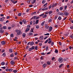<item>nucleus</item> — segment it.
Listing matches in <instances>:
<instances>
[{
	"label": "nucleus",
	"instance_id": "f257e3e1",
	"mask_svg": "<svg viewBox=\"0 0 73 73\" xmlns=\"http://www.w3.org/2000/svg\"><path fill=\"white\" fill-rule=\"evenodd\" d=\"M16 32L17 33V35H21V34H22V33L21 32L20 30H16Z\"/></svg>",
	"mask_w": 73,
	"mask_h": 73
},
{
	"label": "nucleus",
	"instance_id": "f03ea898",
	"mask_svg": "<svg viewBox=\"0 0 73 73\" xmlns=\"http://www.w3.org/2000/svg\"><path fill=\"white\" fill-rule=\"evenodd\" d=\"M58 61L60 63H62L63 62V58L62 57H60L58 59Z\"/></svg>",
	"mask_w": 73,
	"mask_h": 73
},
{
	"label": "nucleus",
	"instance_id": "7ed1b4c3",
	"mask_svg": "<svg viewBox=\"0 0 73 73\" xmlns=\"http://www.w3.org/2000/svg\"><path fill=\"white\" fill-rule=\"evenodd\" d=\"M45 27L46 28V29H49V25H48L46 24L45 25Z\"/></svg>",
	"mask_w": 73,
	"mask_h": 73
},
{
	"label": "nucleus",
	"instance_id": "20e7f679",
	"mask_svg": "<svg viewBox=\"0 0 73 73\" xmlns=\"http://www.w3.org/2000/svg\"><path fill=\"white\" fill-rule=\"evenodd\" d=\"M57 5V3H56L55 4L53 3L52 6V8H53L54 7L56 6Z\"/></svg>",
	"mask_w": 73,
	"mask_h": 73
},
{
	"label": "nucleus",
	"instance_id": "39448f33",
	"mask_svg": "<svg viewBox=\"0 0 73 73\" xmlns=\"http://www.w3.org/2000/svg\"><path fill=\"white\" fill-rule=\"evenodd\" d=\"M22 22L24 24H26L27 23V21L25 19H23L22 21Z\"/></svg>",
	"mask_w": 73,
	"mask_h": 73
},
{
	"label": "nucleus",
	"instance_id": "423d86ee",
	"mask_svg": "<svg viewBox=\"0 0 73 73\" xmlns=\"http://www.w3.org/2000/svg\"><path fill=\"white\" fill-rule=\"evenodd\" d=\"M52 29H53V28L52 27H49V29L48 30V31L49 32H51L52 30Z\"/></svg>",
	"mask_w": 73,
	"mask_h": 73
},
{
	"label": "nucleus",
	"instance_id": "0eeeda50",
	"mask_svg": "<svg viewBox=\"0 0 73 73\" xmlns=\"http://www.w3.org/2000/svg\"><path fill=\"white\" fill-rule=\"evenodd\" d=\"M64 14L65 15H66V16H68V15H69V13L66 12V11H65L64 12Z\"/></svg>",
	"mask_w": 73,
	"mask_h": 73
},
{
	"label": "nucleus",
	"instance_id": "6e6552de",
	"mask_svg": "<svg viewBox=\"0 0 73 73\" xmlns=\"http://www.w3.org/2000/svg\"><path fill=\"white\" fill-rule=\"evenodd\" d=\"M10 64L11 65H14L15 64V62H13V60H11L10 62Z\"/></svg>",
	"mask_w": 73,
	"mask_h": 73
},
{
	"label": "nucleus",
	"instance_id": "1a4fd4ad",
	"mask_svg": "<svg viewBox=\"0 0 73 73\" xmlns=\"http://www.w3.org/2000/svg\"><path fill=\"white\" fill-rule=\"evenodd\" d=\"M11 1L13 4H15V3H17V1H15L14 0H11Z\"/></svg>",
	"mask_w": 73,
	"mask_h": 73
},
{
	"label": "nucleus",
	"instance_id": "9d476101",
	"mask_svg": "<svg viewBox=\"0 0 73 73\" xmlns=\"http://www.w3.org/2000/svg\"><path fill=\"white\" fill-rule=\"evenodd\" d=\"M43 38H44V36H41L39 38L40 40H43Z\"/></svg>",
	"mask_w": 73,
	"mask_h": 73
},
{
	"label": "nucleus",
	"instance_id": "9b49d317",
	"mask_svg": "<svg viewBox=\"0 0 73 73\" xmlns=\"http://www.w3.org/2000/svg\"><path fill=\"white\" fill-rule=\"evenodd\" d=\"M30 30V29L27 28L26 29V30L25 31V32L26 33H27V32H28V31H29Z\"/></svg>",
	"mask_w": 73,
	"mask_h": 73
},
{
	"label": "nucleus",
	"instance_id": "f8f14e48",
	"mask_svg": "<svg viewBox=\"0 0 73 73\" xmlns=\"http://www.w3.org/2000/svg\"><path fill=\"white\" fill-rule=\"evenodd\" d=\"M31 4H34V3H35V2H36V1L35 0H32L31 1Z\"/></svg>",
	"mask_w": 73,
	"mask_h": 73
},
{
	"label": "nucleus",
	"instance_id": "ddd939ff",
	"mask_svg": "<svg viewBox=\"0 0 73 73\" xmlns=\"http://www.w3.org/2000/svg\"><path fill=\"white\" fill-rule=\"evenodd\" d=\"M47 64H46L44 63L43 65V68H45V67L46 66Z\"/></svg>",
	"mask_w": 73,
	"mask_h": 73
},
{
	"label": "nucleus",
	"instance_id": "4468645a",
	"mask_svg": "<svg viewBox=\"0 0 73 73\" xmlns=\"http://www.w3.org/2000/svg\"><path fill=\"white\" fill-rule=\"evenodd\" d=\"M1 43H2V45H5V41H2L1 42Z\"/></svg>",
	"mask_w": 73,
	"mask_h": 73
},
{
	"label": "nucleus",
	"instance_id": "2eb2a0df",
	"mask_svg": "<svg viewBox=\"0 0 73 73\" xmlns=\"http://www.w3.org/2000/svg\"><path fill=\"white\" fill-rule=\"evenodd\" d=\"M13 72L14 73H16L17 72V70H14L13 71Z\"/></svg>",
	"mask_w": 73,
	"mask_h": 73
},
{
	"label": "nucleus",
	"instance_id": "dca6fc26",
	"mask_svg": "<svg viewBox=\"0 0 73 73\" xmlns=\"http://www.w3.org/2000/svg\"><path fill=\"white\" fill-rule=\"evenodd\" d=\"M9 52L10 53H12L13 52V50L12 49H9Z\"/></svg>",
	"mask_w": 73,
	"mask_h": 73
},
{
	"label": "nucleus",
	"instance_id": "f3484780",
	"mask_svg": "<svg viewBox=\"0 0 73 73\" xmlns=\"http://www.w3.org/2000/svg\"><path fill=\"white\" fill-rule=\"evenodd\" d=\"M34 44V42H30V45L32 46V45H33Z\"/></svg>",
	"mask_w": 73,
	"mask_h": 73
},
{
	"label": "nucleus",
	"instance_id": "a211bd4d",
	"mask_svg": "<svg viewBox=\"0 0 73 73\" xmlns=\"http://www.w3.org/2000/svg\"><path fill=\"white\" fill-rule=\"evenodd\" d=\"M46 17H47V15L46 14H45L42 16L43 18H46Z\"/></svg>",
	"mask_w": 73,
	"mask_h": 73
},
{
	"label": "nucleus",
	"instance_id": "6ab92c4d",
	"mask_svg": "<svg viewBox=\"0 0 73 73\" xmlns=\"http://www.w3.org/2000/svg\"><path fill=\"white\" fill-rule=\"evenodd\" d=\"M26 36V34H25V33H24L22 34V36L23 37H25Z\"/></svg>",
	"mask_w": 73,
	"mask_h": 73
},
{
	"label": "nucleus",
	"instance_id": "aec40b11",
	"mask_svg": "<svg viewBox=\"0 0 73 73\" xmlns=\"http://www.w3.org/2000/svg\"><path fill=\"white\" fill-rule=\"evenodd\" d=\"M45 23V21H43V22H42L41 24V25H42V26H43V25H44V23Z\"/></svg>",
	"mask_w": 73,
	"mask_h": 73
},
{
	"label": "nucleus",
	"instance_id": "412c9836",
	"mask_svg": "<svg viewBox=\"0 0 73 73\" xmlns=\"http://www.w3.org/2000/svg\"><path fill=\"white\" fill-rule=\"evenodd\" d=\"M1 65H5V62H1Z\"/></svg>",
	"mask_w": 73,
	"mask_h": 73
},
{
	"label": "nucleus",
	"instance_id": "4be33fe9",
	"mask_svg": "<svg viewBox=\"0 0 73 73\" xmlns=\"http://www.w3.org/2000/svg\"><path fill=\"white\" fill-rule=\"evenodd\" d=\"M13 56H14V55H13V53L11 54L10 55V57H13Z\"/></svg>",
	"mask_w": 73,
	"mask_h": 73
},
{
	"label": "nucleus",
	"instance_id": "5701e85b",
	"mask_svg": "<svg viewBox=\"0 0 73 73\" xmlns=\"http://www.w3.org/2000/svg\"><path fill=\"white\" fill-rule=\"evenodd\" d=\"M10 36L11 37H14L13 34H11L10 35Z\"/></svg>",
	"mask_w": 73,
	"mask_h": 73
},
{
	"label": "nucleus",
	"instance_id": "b1692460",
	"mask_svg": "<svg viewBox=\"0 0 73 73\" xmlns=\"http://www.w3.org/2000/svg\"><path fill=\"white\" fill-rule=\"evenodd\" d=\"M0 32L1 33H4V30H0Z\"/></svg>",
	"mask_w": 73,
	"mask_h": 73
},
{
	"label": "nucleus",
	"instance_id": "393cba45",
	"mask_svg": "<svg viewBox=\"0 0 73 73\" xmlns=\"http://www.w3.org/2000/svg\"><path fill=\"white\" fill-rule=\"evenodd\" d=\"M35 50H38V46H36L35 47Z\"/></svg>",
	"mask_w": 73,
	"mask_h": 73
},
{
	"label": "nucleus",
	"instance_id": "a878e982",
	"mask_svg": "<svg viewBox=\"0 0 73 73\" xmlns=\"http://www.w3.org/2000/svg\"><path fill=\"white\" fill-rule=\"evenodd\" d=\"M52 19H50L48 21V23H51V22H52Z\"/></svg>",
	"mask_w": 73,
	"mask_h": 73
},
{
	"label": "nucleus",
	"instance_id": "bb28decb",
	"mask_svg": "<svg viewBox=\"0 0 73 73\" xmlns=\"http://www.w3.org/2000/svg\"><path fill=\"white\" fill-rule=\"evenodd\" d=\"M27 28L29 29H30V28H31V26L30 25H28L27 26Z\"/></svg>",
	"mask_w": 73,
	"mask_h": 73
},
{
	"label": "nucleus",
	"instance_id": "cd10ccee",
	"mask_svg": "<svg viewBox=\"0 0 73 73\" xmlns=\"http://www.w3.org/2000/svg\"><path fill=\"white\" fill-rule=\"evenodd\" d=\"M29 35L30 36H32L33 35V33L31 32H30L29 33Z\"/></svg>",
	"mask_w": 73,
	"mask_h": 73
},
{
	"label": "nucleus",
	"instance_id": "c85d7f7f",
	"mask_svg": "<svg viewBox=\"0 0 73 73\" xmlns=\"http://www.w3.org/2000/svg\"><path fill=\"white\" fill-rule=\"evenodd\" d=\"M22 15V14L21 13H20L18 14V16H21Z\"/></svg>",
	"mask_w": 73,
	"mask_h": 73
},
{
	"label": "nucleus",
	"instance_id": "c756f323",
	"mask_svg": "<svg viewBox=\"0 0 73 73\" xmlns=\"http://www.w3.org/2000/svg\"><path fill=\"white\" fill-rule=\"evenodd\" d=\"M0 21H4V19L2 18H0Z\"/></svg>",
	"mask_w": 73,
	"mask_h": 73
},
{
	"label": "nucleus",
	"instance_id": "7c9ffc66",
	"mask_svg": "<svg viewBox=\"0 0 73 73\" xmlns=\"http://www.w3.org/2000/svg\"><path fill=\"white\" fill-rule=\"evenodd\" d=\"M52 12H53V11H49L48 12L49 15H50L51 13H52Z\"/></svg>",
	"mask_w": 73,
	"mask_h": 73
},
{
	"label": "nucleus",
	"instance_id": "2f4dec72",
	"mask_svg": "<svg viewBox=\"0 0 73 73\" xmlns=\"http://www.w3.org/2000/svg\"><path fill=\"white\" fill-rule=\"evenodd\" d=\"M36 16H34V17H33L32 18V19H36Z\"/></svg>",
	"mask_w": 73,
	"mask_h": 73
},
{
	"label": "nucleus",
	"instance_id": "473e14b6",
	"mask_svg": "<svg viewBox=\"0 0 73 73\" xmlns=\"http://www.w3.org/2000/svg\"><path fill=\"white\" fill-rule=\"evenodd\" d=\"M63 9V7H60V8L59 10H60V11H62V10Z\"/></svg>",
	"mask_w": 73,
	"mask_h": 73
},
{
	"label": "nucleus",
	"instance_id": "72a5a7b5",
	"mask_svg": "<svg viewBox=\"0 0 73 73\" xmlns=\"http://www.w3.org/2000/svg\"><path fill=\"white\" fill-rule=\"evenodd\" d=\"M38 21H39L38 20H36V23H35L36 24H38Z\"/></svg>",
	"mask_w": 73,
	"mask_h": 73
},
{
	"label": "nucleus",
	"instance_id": "f704fd0d",
	"mask_svg": "<svg viewBox=\"0 0 73 73\" xmlns=\"http://www.w3.org/2000/svg\"><path fill=\"white\" fill-rule=\"evenodd\" d=\"M47 63L48 65H50V62H48Z\"/></svg>",
	"mask_w": 73,
	"mask_h": 73
},
{
	"label": "nucleus",
	"instance_id": "c9c22d12",
	"mask_svg": "<svg viewBox=\"0 0 73 73\" xmlns=\"http://www.w3.org/2000/svg\"><path fill=\"white\" fill-rule=\"evenodd\" d=\"M48 37H49V36H45V37H44V40H46V39H47Z\"/></svg>",
	"mask_w": 73,
	"mask_h": 73
},
{
	"label": "nucleus",
	"instance_id": "e433bc0d",
	"mask_svg": "<svg viewBox=\"0 0 73 73\" xmlns=\"http://www.w3.org/2000/svg\"><path fill=\"white\" fill-rule=\"evenodd\" d=\"M3 28L4 29H7V26H3Z\"/></svg>",
	"mask_w": 73,
	"mask_h": 73
},
{
	"label": "nucleus",
	"instance_id": "4c0bfd02",
	"mask_svg": "<svg viewBox=\"0 0 73 73\" xmlns=\"http://www.w3.org/2000/svg\"><path fill=\"white\" fill-rule=\"evenodd\" d=\"M30 32H33V29L31 28V31H30Z\"/></svg>",
	"mask_w": 73,
	"mask_h": 73
},
{
	"label": "nucleus",
	"instance_id": "58836bf2",
	"mask_svg": "<svg viewBox=\"0 0 73 73\" xmlns=\"http://www.w3.org/2000/svg\"><path fill=\"white\" fill-rule=\"evenodd\" d=\"M42 4H45V0H43L42 1Z\"/></svg>",
	"mask_w": 73,
	"mask_h": 73
},
{
	"label": "nucleus",
	"instance_id": "ea45409f",
	"mask_svg": "<svg viewBox=\"0 0 73 73\" xmlns=\"http://www.w3.org/2000/svg\"><path fill=\"white\" fill-rule=\"evenodd\" d=\"M60 15L61 16H64V13L61 12L60 13Z\"/></svg>",
	"mask_w": 73,
	"mask_h": 73
},
{
	"label": "nucleus",
	"instance_id": "a19ab883",
	"mask_svg": "<svg viewBox=\"0 0 73 73\" xmlns=\"http://www.w3.org/2000/svg\"><path fill=\"white\" fill-rule=\"evenodd\" d=\"M48 42V40L47 39L44 42V44H46V43H47V42Z\"/></svg>",
	"mask_w": 73,
	"mask_h": 73
},
{
	"label": "nucleus",
	"instance_id": "79ce46f5",
	"mask_svg": "<svg viewBox=\"0 0 73 73\" xmlns=\"http://www.w3.org/2000/svg\"><path fill=\"white\" fill-rule=\"evenodd\" d=\"M9 68H6V72H9Z\"/></svg>",
	"mask_w": 73,
	"mask_h": 73
},
{
	"label": "nucleus",
	"instance_id": "37998d69",
	"mask_svg": "<svg viewBox=\"0 0 73 73\" xmlns=\"http://www.w3.org/2000/svg\"><path fill=\"white\" fill-rule=\"evenodd\" d=\"M36 28L37 29H38L39 28V26L38 25H37L36 27Z\"/></svg>",
	"mask_w": 73,
	"mask_h": 73
},
{
	"label": "nucleus",
	"instance_id": "c03bdc74",
	"mask_svg": "<svg viewBox=\"0 0 73 73\" xmlns=\"http://www.w3.org/2000/svg\"><path fill=\"white\" fill-rule=\"evenodd\" d=\"M44 36H49V33H47L46 34H45L44 35Z\"/></svg>",
	"mask_w": 73,
	"mask_h": 73
},
{
	"label": "nucleus",
	"instance_id": "a18cd8bd",
	"mask_svg": "<svg viewBox=\"0 0 73 73\" xmlns=\"http://www.w3.org/2000/svg\"><path fill=\"white\" fill-rule=\"evenodd\" d=\"M58 19L59 20H61V17L60 16L59 17H58Z\"/></svg>",
	"mask_w": 73,
	"mask_h": 73
},
{
	"label": "nucleus",
	"instance_id": "49530a36",
	"mask_svg": "<svg viewBox=\"0 0 73 73\" xmlns=\"http://www.w3.org/2000/svg\"><path fill=\"white\" fill-rule=\"evenodd\" d=\"M58 50L57 49H55V53H58Z\"/></svg>",
	"mask_w": 73,
	"mask_h": 73
},
{
	"label": "nucleus",
	"instance_id": "de8ad7c7",
	"mask_svg": "<svg viewBox=\"0 0 73 73\" xmlns=\"http://www.w3.org/2000/svg\"><path fill=\"white\" fill-rule=\"evenodd\" d=\"M64 64H61L60 66H59V68H61L62 66H63V65Z\"/></svg>",
	"mask_w": 73,
	"mask_h": 73
},
{
	"label": "nucleus",
	"instance_id": "09e8293b",
	"mask_svg": "<svg viewBox=\"0 0 73 73\" xmlns=\"http://www.w3.org/2000/svg\"><path fill=\"white\" fill-rule=\"evenodd\" d=\"M13 70V69H9V72H11Z\"/></svg>",
	"mask_w": 73,
	"mask_h": 73
},
{
	"label": "nucleus",
	"instance_id": "8fccbe9b",
	"mask_svg": "<svg viewBox=\"0 0 73 73\" xmlns=\"http://www.w3.org/2000/svg\"><path fill=\"white\" fill-rule=\"evenodd\" d=\"M14 54H15V56H17V54H18V53L15 52L14 53Z\"/></svg>",
	"mask_w": 73,
	"mask_h": 73
},
{
	"label": "nucleus",
	"instance_id": "3c124183",
	"mask_svg": "<svg viewBox=\"0 0 73 73\" xmlns=\"http://www.w3.org/2000/svg\"><path fill=\"white\" fill-rule=\"evenodd\" d=\"M31 48L32 49V50H33V49H34L35 46H32Z\"/></svg>",
	"mask_w": 73,
	"mask_h": 73
},
{
	"label": "nucleus",
	"instance_id": "603ef678",
	"mask_svg": "<svg viewBox=\"0 0 73 73\" xmlns=\"http://www.w3.org/2000/svg\"><path fill=\"white\" fill-rule=\"evenodd\" d=\"M54 44V42H52L51 43V45L52 46H53V44Z\"/></svg>",
	"mask_w": 73,
	"mask_h": 73
},
{
	"label": "nucleus",
	"instance_id": "864d4df0",
	"mask_svg": "<svg viewBox=\"0 0 73 73\" xmlns=\"http://www.w3.org/2000/svg\"><path fill=\"white\" fill-rule=\"evenodd\" d=\"M51 42H52V40H50L48 42V44H50Z\"/></svg>",
	"mask_w": 73,
	"mask_h": 73
},
{
	"label": "nucleus",
	"instance_id": "5fc2aeb1",
	"mask_svg": "<svg viewBox=\"0 0 73 73\" xmlns=\"http://www.w3.org/2000/svg\"><path fill=\"white\" fill-rule=\"evenodd\" d=\"M31 50H32V48H30L29 49V51H31Z\"/></svg>",
	"mask_w": 73,
	"mask_h": 73
},
{
	"label": "nucleus",
	"instance_id": "6e6d98bb",
	"mask_svg": "<svg viewBox=\"0 0 73 73\" xmlns=\"http://www.w3.org/2000/svg\"><path fill=\"white\" fill-rule=\"evenodd\" d=\"M44 15V13H42V14L40 15V16L41 17V16H43V15Z\"/></svg>",
	"mask_w": 73,
	"mask_h": 73
},
{
	"label": "nucleus",
	"instance_id": "4d7b16f0",
	"mask_svg": "<svg viewBox=\"0 0 73 73\" xmlns=\"http://www.w3.org/2000/svg\"><path fill=\"white\" fill-rule=\"evenodd\" d=\"M67 8V6L66 5L64 6V9H66Z\"/></svg>",
	"mask_w": 73,
	"mask_h": 73
},
{
	"label": "nucleus",
	"instance_id": "13d9d810",
	"mask_svg": "<svg viewBox=\"0 0 73 73\" xmlns=\"http://www.w3.org/2000/svg\"><path fill=\"white\" fill-rule=\"evenodd\" d=\"M8 29H9V30H10V29H11V27H8Z\"/></svg>",
	"mask_w": 73,
	"mask_h": 73
},
{
	"label": "nucleus",
	"instance_id": "bf43d9fd",
	"mask_svg": "<svg viewBox=\"0 0 73 73\" xmlns=\"http://www.w3.org/2000/svg\"><path fill=\"white\" fill-rule=\"evenodd\" d=\"M42 43H39V45L40 46H42Z\"/></svg>",
	"mask_w": 73,
	"mask_h": 73
},
{
	"label": "nucleus",
	"instance_id": "052dcab7",
	"mask_svg": "<svg viewBox=\"0 0 73 73\" xmlns=\"http://www.w3.org/2000/svg\"><path fill=\"white\" fill-rule=\"evenodd\" d=\"M19 24H21V25H22V24H23V22L21 21H20L19 22Z\"/></svg>",
	"mask_w": 73,
	"mask_h": 73
},
{
	"label": "nucleus",
	"instance_id": "680f3d73",
	"mask_svg": "<svg viewBox=\"0 0 73 73\" xmlns=\"http://www.w3.org/2000/svg\"><path fill=\"white\" fill-rule=\"evenodd\" d=\"M58 15H61V13L59 12L58 13Z\"/></svg>",
	"mask_w": 73,
	"mask_h": 73
},
{
	"label": "nucleus",
	"instance_id": "e2e57ef3",
	"mask_svg": "<svg viewBox=\"0 0 73 73\" xmlns=\"http://www.w3.org/2000/svg\"><path fill=\"white\" fill-rule=\"evenodd\" d=\"M70 37L71 38L73 39V36L72 35H71L70 36Z\"/></svg>",
	"mask_w": 73,
	"mask_h": 73
},
{
	"label": "nucleus",
	"instance_id": "0e129e2a",
	"mask_svg": "<svg viewBox=\"0 0 73 73\" xmlns=\"http://www.w3.org/2000/svg\"><path fill=\"white\" fill-rule=\"evenodd\" d=\"M66 66H67V68H69V67H70V66L69 65H67Z\"/></svg>",
	"mask_w": 73,
	"mask_h": 73
},
{
	"label": "nucleus",
	"instance_id": "69168bd1",
	"mask_svg": "<svg viewBox=\"0 0 73 73\" xmlns=\"http://www.w3.org/2000/svg\"><path fill=\"white\" fill-rule=\"evenodd\" d=\"M70 28L71 29H73V26H72L70 27Z\"/></svg>",
	"mask_w": 73,
	"mask_h": 73
},
{
	"label": "nucleus",
	"instance_id": "338daca9",
	"mask_svg": "<svg viewBox=\"0 0 73 73\" xmlns=\"http://www.w3.org/2000/svg\"><path fill=\"white\" fill-rule=\"evenodd\" d=\"M59 44L60 45H62V44H61V43L60 42H59Z\"/></svg>",
	"mask_w": 73,
	"mask_h": 73
},
{
	"label": "nucleus",
	"instance_id": "774afa93",
	"mask_svg": "<svg viewBox=\"0 0 73 73\" xmlns=\"http://www.w3.org/2000/svg\"><path fill=\"white\" fill-rule=\"evenodd\" d=\"M29 7H33V5H29Z\"/></svg>",
	"mask_w": 73,
	"mask_h": 73
}]
</instances>
